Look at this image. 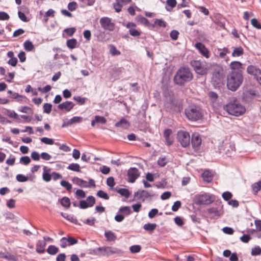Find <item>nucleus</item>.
I'll return each instance as SVG.
<instances>
[{
	"mask_svg": "<svg viewBox=\"0 0 261 261\" xmlns=\"http://www.w3.org/2000/svg\"><path fill=\"white\" fill-rule=\"evenodd\" d=\"M55 11L51 9H49L44 15V20L46 22L49 17H54L55 16Z\"/></svg>",
	"mask_w": 261,
	"mask_h": 261,
	"instance_id": "obj_42",
	"label": "nucleus"
},
{
	"mask_svg": "<svg viewBox=\"0 0 261 261\" xmlns=\"http://www.w3.org/2000/svg\"><path fill=\"white\" fill-rule=\"evenodd\" d=\"M219 57L222 59H225L226 55L229 53V50L227 47H223V48H219Z\"/></svg>",
	"mask_w": 261,
	"mask_h": 261,
	"instance_id": "obj_31",
	"label": "nucleus"
},
{
	"mask_svg": "<svg viewBox=\"0 0 261 261\" xmlns=\"http://www.w3.org/2000/svg\"><path fill=\"white\" fill-rule=\"evenodd\" d=\"M172 131L171 129H166L164 132V136L166 140V144L169 146L173 143V139L170 137Z\"/></svg>",
	"mask_w": 261,
	"mask_h": 261,
	"instance_id": "obj_19",
	"label": "nucleus"
},
{
	"mask_svg": "<svg viewBox=\"0 0 261 261\" xmlns=\"http://www.w3.org/2000/svg\"><path fill=\"white\" fill-rule=\"evenodd\" d=\"M244 54L243 48L241 46L235 48L232 53L231 56L233 57H240Z\"/></svg>",
	"mask_w": 261,
	"mask_h": 261,
	"instance_id": "obj_29",
	"label": "nucleus"
},
{
	"mask_svg": "<svg viewBox=\"0 0 261 261\" xmlns=\"http://www.w3.org/2000/svg\"><path fill=\"white\" fill-rule=\"evenodd\" d=\"M178 35L179 32L177 30H172L170 33V36L173 40H176Z\"/></svg>",
	"mask_w": 261,
	"mask_h": 261,
	"instance_id": "obj_57",
	"label": "nucleus"
},
{
	"mask_svg": "<svg viewBox=\"0 0 261 261\" xmlns=\"http://www.w3.org/2000/svg\"><path fill=\"white\" fill-rule=\"evenodd\" d=\"M97 250L99 251V254L102 255L109 256L112 254L122 255L123 254V251L122 250L113 247H99Z\"/></svg>",
	"mask_w": 261,
	"mask_h": 261,
	"instance_id": "obj_7",
	"label": "nucleus"
},
{
	"mask_svg": "<svg viewBox=\"0 0 261 261\" xmlns=\"http://www.w3.org/2000/svg\"><path fill=\"white\" fill-rule=\"evenodd\" d=\"M99 23L101 27L105 30L113 31L115 30V24L112 22L111 18L103 17L100 19Z\"/></svg>",
	"mask_w": 261,
	"mask_h": 261,
	"instance_id": "obj_9",
	"label": "nucleus"
},
{
	"mask_svg": "<svg viewBox=\"0 0 261 261\" xmlns=\"http://www.w3.org/2000/svg\"><path fill=\"white\" fill-rule=\"evenodd\" d=\"M117 192L126 198H128L130 196V192L127 189L120 188L117 191Z\"/></svg>",
	"mask_w": 261,
	"mask_h": 261,
	"instance_id": "obj_35",
	"label": "nucleus"
},
{
	"mask_svg": "<svg viewBox=\"0 0 261 261\" xmlns=\"http://www.w3.org/2000/svg\"><path fill=\"white\" fill-rule=\"evenodd\" d=\"M52 105L49 103H45L43 105V112L49 114L51 111Z\"/></svg>",
	"mask_w": 261,
	"mask_h": 261,
	"instance_id": "obj_51",
	"label": "nucleus"
},
{
	"mask_svg": "<svg viewBox=\"0 0 261 261\" xmlns=\"http://www.w3.org/2000/svg\"><path fill=\"white\" fill-rule=\"evenodd\" d=\"M207 212L208 214L213 215L214 216H219V211L218 208L216 207H210L207 209Z\"/></svg>",
	"mask_w": 261,
	"mask_h": 261,
	"instance_id": "obj_55",
	"label": "nucleus"
},
{
	"mask_svg": "<svg viewBox=\"0 0 261 261\" xmlns=\"http://www.w3.org/2000/svg\"><path fill=\"white\" fill-rule=\"evenodd\" d=\"M67 168L69 170L79 172L80 171V166L77 163H71L68 165Z\"/></svg>",
	"mask_w": 261,
	"mask_h": 261,
	"instance_id": "obj_34",
	"label": "nucleus"
},
{
	"mask_svg": "<svg viewBox=\"0 0 261 261\" xmlns=\"http://www.w3.org/2000/svg\"><path fill=\"white\" fill-rule=\"evenodd\" d=\"M139 175V171L137 168H132L129 169L127 172L128 181L132 183L134 182Z\"/></svg>",
	"mask_w": 261,
	"mask_h": 261,
	"instance_id": "obj_13",
	"label": "nucleus"
},
{
	"mask_svg": "<svg viewBox=\"0 0 261 261\" xmlns=\"http://www.w3.org/2000/svg\"><path fill=\"white\" fill-rule=\"evenodd\" d=\"M31 162V159L28 156H22L20 159V163L24 165H27Z\"/></svg>",
	"mask_w": 261,
	"mask_h": 261,
	"instance_id": "obj_47",
	"label": "nucleus"
},
{
	"mask_svg": "<svg viewBox=\"0 0 261 261\" xmlns=\"http://www.w3.org/2000/svg\"><path fill=\"white\" fill-rule=\"evenodd\" d=\"M40 141L41 142L44 143L47 145H53L54 144V141L53 139L48 138L47 137H43L40 138Z\"/></svg>",
	"mask_w": 261,
	"mask_h": 261,
	"instance_id": "obj_43",
	"label": "nucleus"
},
{
	"mask_svg": "<svg viewBox=\"0 0 261 261\" xmlns=\"http://www.w3.org/2000/svg\"><path fill=\"white\" fill-rule=\"evenodd\" d=\"M158 210L157 208H152L148 213V217L150 219L153 218L155 215L158 213Z\"/></svg>",
	"mask_w": 261,
	"mask_h": 261,
	"instance_id": "obj_64",
	"label": "nucleus"
},
{
	"mask_svg": "<svg viewBox=\"0 0 261 261\" xmlns=\"http://www.w3.org/2000/svg\"><path fill=\"white\" fill-rule=\"evenodd\" d=\"M110 51L112 55H120V51L117 49L116 47L113 45H110Z\"/></svg>",
	"mask_w": 261,
	"mask_h": 261,
	"instance_id": "obj_53",
	"label": "nucleus"
},
{
	"mask_svg": "<svg viewBox=\"0 0 261 261\" xmlns=\"http://www.w3.org/2000/svg\"><path fill=\"white\" fill-rule=\"evenodd\" d=\"M130 125L129 122L125 119L122 118L119 121L115 124V126L122 128H127Z\"/></svg>",
	"mask_w": 261,
	"mask_h": 261,
	"instance_id": "obj_23",
	"label": "nucleus"
},
{
	"mask_svg": "<svg viewBox=\"0 0 261 261\" xmlns=\"http://www.w3.org/2000/svg\"><path fill=\"white\" fill-rule=\"evenodd\" d=\"M201 142L202 140L199 134H194L192 135L191 144L194 150H197L199 149Z\"/></svg>",
	"mask_w": 261,
	"mask_h": 261,
	"instance_id": "obj_12",
	"label": "nucleus"
},
{
	"mask_svg": "<svg viewBox=\"0 0 261 261\" xmlns=\"http://www.w3.org/2000/svg\"><path fill=\"white\" fill-rule=\"evenodd\" d=\"M167 23L162 19H155L154 23L152 24L153 28H166Z\"/></svg>",
	"mask_w": 261,
	"mask_h": 261,
	"instance_id": "obj_24",
	"label": "nucleus"
},
{
	"mask_svg": "<svg viewBox=\"0 0 261 261\" xmlns=\"http://www.w3.org/2000/svg\"><path fill=\"white\" fill-rule=\"evenodd\" d=\"M72 181L74 184L82 187L87 188L89 187L86 181L77 177H74L72 179Z\"/></svg>",
	"mask_w": 261,
	"mask_h": 261,
	"instance_id": "obj_22",
	"label": "nucleus"
},
{
	"mask_svg": "<svg viewBox=\"0 0 261 261\" xmlns=\"http://www.w3.org/2000/svg\"><path fill=\"white\" fill-rule=\"evenodd\" d=\"M222 197L223 199L225 201H229L230 199L232 197V194L228 191L224 192L222 195Z\"/></svg>",
	"mask_w": 261,
	"mask_h": 261,
	"instance_id": "obj_46",
	"label": "nucleus"
},
{
	"mask_svg": "<svg viewBox=\"0 0 261 261\" xmlns=\"http://www.w3.org/2000/svg\"><path fill=\"white\" fill-rule=\"evenodd\" d=\"M241 71H231L227 75V86L232 91H236L243 82Z\"/></svg>",
	"mask_w": 261,
	"mask_h": 261,
	"instance_id": "obj_2",
	"label": "nucleus"
},
{
	"mask_svg": "<svg viewBox=\"0 0 261 261\" xmlns=\"http://www.w3.org/2000/svg\"><path fill=\"white\" fill-rule=\"evenodd\" d=\"M177 139L181 146L186 147L190 145V136L189 133L180 130L177 133Z\"/></svg>",
	"mask_w": 261,
	"mask_h": 261,
	"instance_id": "obj_8",
	"label": "nucleus"
},
{
	"mask_svg": "<svg viewBox=\"0 0 261 261\" xmlns=\"http://www.w3.org/2000/svg\"><path fill=\"white\" fill-rule=\"evenodd\" d=\"M242 64L239 61H232L230 64V68L232 71H241Z\"/></svg>",
	"mask_w": 261,
	"mask_h": 261,
	"instance_id": "obj_28",
	"label": "nucleus"
},
{
	"mask_svg": "<svg viewBox=\"0 0 261 261\" xmlns=\"http://www.w3.org/2000/svg\"><path fill=\"white\" fill-rule=\"evenodd\" d=\"M156 227L155 223H146L144 225L143 228L146 231H153Z\"/></svg>",
	"mask_w": 261,
	"mask_h": 261,
	"instance_id": "obj_33",
	"label": "nucleus"
},
{
	"mask_svg": "<svg viewBox=\"0 0 261 261\" xmlns=\"http://www.w3.org/2000/svg\"><path fill=\"white\" fill-rule=\"evenodd\" d=\"M95 203V199L93 196H89L86 200H81L79 206L82 209L92 207Z\"/></svg>",
	"mask_w": 261,
	"mask_h": 261,
	"instance_id": "obj_11",
	"label": "nucleus"
},
{
	"mask_svg": "<svg viewBox=\"0 0 261 261\" xmlns=\"http://www.w3.org/2000/svg\"><path fill=\"white\" fill-rule=\"evenodd\" d=\"M59 251V249L55 245H49L46 249V252L50 255H55Z\"/></svg>",
	"mask_w": 261,
	"mask_h": 261,
	"instance_id": "obj_30",
	"label": "nucleus"
},
{
	"mask_svg": "<svg viewBox=\"0 0 261 261\" xmlns=\"http://www.w3.org/2000/svg\"><path fill=\"white\" fill-rule=\"evenodd\" d=\"M24 49L28 51H32L34 48V45L32 42L29 40L25 41L23 43Z\"/></svg>",
	"mask_w": 261,
	"mask_h": 261,
	"instance_id": "obj_38",
	"label": "nucleus"
},
{
	"mask_svg": "<svg viewBox=\"0 0 261 261\" xmlns=\"http://www.w3.org/2000/svg\"><path fill=\"white\" fill-rule=\"evenodd\" d=\"M224 109L230 115L236 116H241L246 112L245 108L237 100L230 101L224 106Z\"/></svg>",
	"mask_w": 261,
	"mask_h": 261,
	"instance_id": "obj_3",
	"label": "nucleus"
},
{
	"mask_svg": "<svg viewBox=\"0 0 261 261\" xmlns=\"http://www.w3.org/2000/svg\"><path fill=\"white\" fill-rule=\"evenodd\" d=\"M141 247L140 245H133L129 247V250L132 253H138L140 251Z\"/></svg>",
	"mask_w": 261,
	"mask_h": 261,
	"instance_id": "obj_45",
	"label": "nucleus"
},
{
	"mask_svg": "<svg viewBox=\"0 0 261 261\" xmlns=\"http://www.w3.org/2000/svg\"><path fill=\"white\" fill-rule=\"evenodd\" d=\"M16 178L17 181L19 182H25L28 180V178L27 177L23 174H18L16 175Z\"/></svg>",
	"mask_w": 261,
	"mask_h": 261,
	"instance_id": "obj_61",
	"label": "nucleus"
},
{
	"mask_svg": "<svg viewBox=\"0 0 261 261\" xmlns=\"http://www.w3.org/2000/svg\"><path fill=\"white\" fill-rule=\"evenodd\" d=\"M215 196L207 193H203L196 195L194 196V201L198 205H208L212 204L215 201Z\"/></svg>",
	"mask_w": 261,
	"mask_h": 261,
	"instance_id": "obj_5",
	"label": "nucleus"
},
{
	"mask_svg": "<svg viewBox=\"0 0 261 261\" xmlns=\"http://www.w3.org/2000/svg\"><path fill=\"white\" fill-rule=\"evenodd\" d=\"M251 254L252 256L258 255L261 254V248L259 246H256L253 248Z\"/></svg>",
	"mask_w": 261,
	"mask_h": 261,
	"instance_id": "obj_41",
	"label": "nucleus"
},
{
	"mask_svg": "<svg viewBox=\"0 0 261 261\" xmlns=\"http://www.w3.org/2000/svg\"><path fill=\"white\" fill-rule=\"evenodd\" d=\"M195 46L204 57L206 58H209V51L204 44L200 42H198L195 44Z\"/></svg>",
	"mask_w": 261,
	"mask_h": 261,
	"instance_id": "obj_16",
	"label": "nucleus"
},
{
	"mask_svg": "<svg viewBox=\"0 0 261 261\" xmlns=\"http://www.w3.org/2000/svg\"><path fill=\"white\" fill-rule=\"evenodd\" d=\"M68 10L70 11L75 10L77 8V4L75 2H70L67 6Z\"/></svg>",
	"mask_w": 261,
	"mask_h": 261,
	"instance_id": "obj_49",
	"label": "nucleus"
},
{
	"mask_svg": "<svg viewBox=\"0 0 261 261\" xmlns=\"http://www.w3.org/2000/svg\"><path fill=\"white\" fill-rule=\"evenodd\" d=\"M97 196L99 198H102L105 200H108L109 196L107 193L102 190H99L96 194Z\"/></svg>",
	"mask_w": 261,
	"mask_h": 261,
	"instance_id": "obj_40",
	"label": "nucleus"
},
{
	"mask_svg": "<svg viewBox=\"0 0 261 261\" xmlns=\"http://www.w3.org/2000/svg\"><path fill=\"white\" fill-rule=\"evenodd\" d=\"M179 107V103L174 97H170V100L165 103V107L168 111H175L176 109Z\"/></svg>",
	"mask_w": 261,
	"mask_h": 261,
	"instance_id": "obj_14",
	"label": "nucleus"
},
{
	"mask_svg": "<svg viewBox=\"0 0 261 261\" xmlns=\"http://www.w3.org/2000/svg\"><path fill=\"white\" fill-rule=\"evenodd\" d=\"M61 185L65 188L67 190L69 191L72 189V185L68 181L62 180L60 182Z\"/></svg>",
	"mask_w": 261,
	"mask_h": 261,
	"instance_id": "obj_48",
	"label": "nucleus"
},
{
	"mask_svg": "<svg viewBox=\"0 0 261 261\" xmlns=\"http://www.w3.org/2000/svg\"><path fill=\"white\" fill-rule=\"evenodd\" d=\"M251 189L254 195H257L259 191L261 190V181L253 183L251 185Z\"/></svg>",
	"mask_w": 261,
	"mask_h": 261,
	"instance_id": "obj_25",
	"label": "nucleus"
},
{
	"mask_svg": "<svg viewBox=\"0 0 261 261\" xmlns=\"http://www.w3.org/2000/svg\"><path fill=\"white\" fill-rule=\"evenodd\" d=\"M60 202L61 204L65 208L69 207L71 204L70 199L66 197H64L62 198H61Z\"/></svg>",
	"mask_w": 261,
	"mask_h": 261,
	"instance_id": "obj_32",
	"label": "nucleus"
},
{
	"mask_svg": "<svg viewBox=\"0 0 261 261\" xmlns=\"http://www.w3.org/2000/svg\"><path fill=\"white\" fill-rule=\"evenodd\" d=\"M202 177L205 181H209L211 180V173L208 171H205L202 173Z\"/></svg>",
	"mask_w": 261,
	"mask_h": 261,
	"instance_id": "obj_60",
	"label": "nucleus"
},
{
	"mask_svg": "<svg viewBox=\"0 0 261 261\" xmlns=\"http://www.w3.org/2000/svg\"><path fill=\"white\" fill-rule=\"evenodd\" d=\"M107 185L112 188L115 185V182L114 181V178L113 177H109L107 179Z\"/></svg>",
	"mask_w": 261,
	"mask_h": 261,
	"instance_id": "obj_63",
	"label": "nucleus"
},
{
	"mask_svg": "<svg viewBox=\"0 0 261 261\" xmlns=\"http://www.w3.org/2000/svg\"><path fill=\"white\" fill-rule=\"evenodd\" d=\"M50 169L47 168L46 167H43L42 178L46 182H48L51 180V174L50 173Z\"/></svg>",
	"mask_w": 261,
	"mask_h": 261,
	"instance_id": "obj_21",
	"label": "nucleus"
},
{
	"mask_svg": "<svg viewBox=\"0 0 261 261\" xmlns=\"http://www.w3.org/2000/svg\"><path fill=\"white\" fill-rule=\"evenodd\" d=\"M223 74L221 71H215L213 74L212 82L215 86H219L223 80Z\"/></svg>",
	"mask_w": 261,
	"mask_h": 261,
	"instance_id": "obj_15",
	"label": "nucleus"
},
{
	"mask_svg": "<svg viewBox=\"0 0 261 261\" xmlns=\"http://www.w3.org/2000/svg\"><path fill=\"white\" fill-rule=\"evenodd\" d=\"M7 115L10 118H12L16 120L19 119V116L14 111H8Z\"/></svg>",
	"mask_w": 261,
	"mask_h": 261,
	"instance_id": "obj_54",
	"label": "nucleus"
},
{
	"mask_svg": "<svg viewBox=\"0 0 261 261\" xmlns=\"http://www.w3.org/2000/svg\"><path fill=\"white\" fill-rule=\"evenodd\" d=\"M66 45L71 49L76 48L77 46V40L75 38L67 40L66 41Z\"/></svg>",
	"mask_w": 261,
	"mask_h": 261,
	"instance_id": "obj_26",
	"label": "nucleus"
},
{
	"mask_svg": "<svg viewBox=\"0 0 261 261\" xmlns=\"http://www.w3.org/2000/svg\"><path fill=\"white\" fill-rule=\"evenodd\" d=\"M73 99L80 105H84L86 100V98L82 97L80 96H75L73 97Z\"/></svg>",
	"mask_w": 261,
	"mask_h": 261,
	"instance_id": "obj_52",
	"label": "nucleus"
},
{
	"mask_svg": "<svg viewBox=\"0 0 261 261\" xmlns=\"http://www.w3.org/2000/svg\"><path fill=\"white\" fill-rule=\"evenodd\" d=\"M105 236L108 241H114L117 239V236L115 233L110 230L106 231Z\"/></svg>",
	"mask_w": 261,
	"mask_h": 261,
	"instance_id": "obj_27",
	"label": "nucleus"
},
{
	"mask_svg": "<svg viewBox=\"0 0 261 261\" xmlns=\"http://www.w3.org/2000/svg\"><path fill=\"white\" fill-rule=\"evenodd\" d=\"M119 212L121 213H123L126 215H128L131 213V210L129 206H124L120 207Z\"/></svg>",
	"mask_w": 261,
	"mask_h": 261,
	"instance_id": "obj_44",
	"label": "nucleus"
},
{
	"mask_svg": "<svg viewBox=\"0 0 261 261\" xmlns=\"http://www.w3.org/2000/svg\"><path fill=\"white\" fill-rule=\"evenodd\" d=\"M74 105L72 101H66L60 103L58 106V108L61 110H65L67 111H70L74 107Z\"/></svg>",
	"mask_w": 261,
	"mask_h": 261,
	"instance_id": "obj_18",
	"label": "nucleus"
},
{
	"mask_svg": "<svg viewBox=\"0 0 261 261\" xmlns=\"http://www.w3.org/2000/svg\"><path fill=\"white\" fill-rule=\"evenodd\" d=\"M75 195L77 198H84L86 194L83 190L77 189L75 192Z\"/></svg>",
	"mask_w": 261,
	"mask_h": 261,
	"instance_id": "obj_59",
	"label": "nucleus"
},
{
	"mask_svg": "<svg viewBox=\"0 0 261 261\" xmlns=\"http://www.w3.org/2000/svg\"><path fill=\"white\" fill-rule=\"evenodd\" d=\"M139 194L140 197L141 198H151L152 195L149 193L148 191H145V190H142L140 192H138L137 193H135V195L136 194Z\"/></svg>",
	"mask_w": 261,
	"mask_h": 261,
	"instance_id": "obj_36",
	"label": "nucleus"
},
{
	"mask_svg": "<svg viewBox=\"0 0 261 261\" xmlns=\"http://www.w3.org/2000/svg\"><path fill=\"white\" fill-rule=\"evenodd\" d=\"M190 65L195 72L199 75H204L207 73L208 68L205 62L200 60H192L190 62Z\"/></svg>",
	"mask_w": 261,
	"mask_h": 261,
	"instance_id": "obj_6",
	"label": "nucleus"
},
{
	"mask_svg": "<svg viewBox=\"0 0 261 261\" xmlns=\"http://www.w3.org/2000/svg\"><path fill=\"white\" fill-rule=\"evenodd\" d=\"M46 242L45 241L39 240L36 244V251L39 253H42L45 251L46 246Z\"/></svg>",
	"mask_w": 261,
	"mask_h": 261,
	"instance_id": "obj_20",
	"label": "nucleus"
},
{
	"mask_svg": "<svg viewBox=\"0 0 261 261\" xmlns=\"http://www.w3.org/2000/svg\"><path fill=\"white\" fill-rule=\"evenodd\" d=\"M168 163V160L165 156L159 158L158 160V165L160 167H164Z\"/></svg>",
	"mask_w": 261,
	"mask_h": 261,
	"instance_id": "obj_39",
	"label": "nucleus"
},
{
	"mask_svg": "<svg viewBox=\"0 0 261 261\" xmlns=\"http://www.w3.org/2000/svg\"><path fill=\"white\" fill-rule=\"evenodd\" d=\"M64 32H65L69 36H72L76 31V29L75 28H69L65 29L64 30Z\"/></svg>",
	"mask_w": 261,
	"mask_h": 261,
	"instance_id": "obj_56",
	"label": "nucleus"
},
{
	"mask_svg": "<svg viewBox=\"0 0 261 261\" xmlns=\"http://www.w3.org/2000/svg\"><path fill=\"white\" fill-rule=\"evenodd\" d=\"M137 20L139 22L146 26L148 27L151 25L149 20L141 15L138 16L137 17Z\"/></svg>",
	"mask_w": 261,
	"mask_h": 261,
	"instance_id": "obj_37",
	"label": "nucleus"
},
{
	"mask_svg": "<svg viewBox=\"0 0 261 261\" xmlns=\"http://www.w3.org/2000/svg\"><path fill=\"white\" fill-rule=\"evenodd\" d=\"M187 117L191 121H197L202 117V113L200 107L196 105L190 106L185 109Z\"/></svg>",
	"mask_w": 261,
	"mask_h": 261,
	"instance_id": "obj_4",
	"label": "nucleus"
},
{
	"mask_svg": "<svg viewBox=\"0 0 261 261\" xmlns=\"http://www.w3.org/2000/svg\"><path fill=\"white\" fill-rule=\"evenodd\" d=\"M95 121H96L97 123H99L101 124H105L106 123V118L103 116H95Z\"/></svg>",
	"mask_w": 261,
	"mask_h": 261,
	"instance_id": "obj_58",
	"label": "nucleus"
},
{
	"mask_svg": "<svg viewBox=\"0 0 261 261\" xmlns=\"http://www.w3.org/2000/svg\"><path fill=\"white\" fill-rule=\"evenodd\" d=\"M82 118L79 116H74L69 120L68 123V124H71L75 123H79L81 122Z\"/></svg>",
	"mask_w": 261,
	"mask_h": 261,
	"instance_id": "obj_50",
	"label": "nucleus"
},
{
	"mask_svg": "<svg viewBox=\"0 0 261 261\" xmlns=\"http://www.w3.org/2000/svg\"><path fill=\"white\" fill-rule=\"evenodd\" d=\"M247 72L249 74L253 76L256 81L261 76V69L257 66L250 65L247 68Z\"/></svg>",
	"mask_w": 261,
	"mask_h": 261,
	"instance_id": "obj_10",
	"label": "nucleus"
},
{
	"mask_svg": "<svg viewBox=\"0 0 261 261\" xmlns=\"http://www.w3.org/2000/svg\"><path fill=\"white\" fill-rule=\"evenodd\" d=\"M193 74L191 69L187 66L180 67L174 75V83L179 86H184L193 79Z\"/></svg>",
	"mask_w": 261,
	"mask_h": 261,
	"instance_id": "obj_1",
	"label": "nucleus"
},
{
	"mask_svg": "<svg viewBox=\"0 0 261 261\" xmlns=\"http://www.w3.org/2000/svg\"><path fill=\"white\" fill-rule=\"evenodd\" d=\"M66 219L73 223H77V220L76 218L72 215H66Z\"/></svg>",
	"mask_w": 261,
	"mask_h": 261,
	"instance_id": "obj_62",
	"label": "nucleus"
},
{
	"mask_svg": "<svg viewBox=\"0 0 261 261\" xmlns=\"http://www.w3.org/2000/svg\"><path fill=\"white\" fill-rule=\"evenodd\" d=\"M136 24L133 22H128L126 27L129 29V34L134 37H137L140 35L141 32L136 29Z\"/></svg>",
	"mask_w": 261,
	"mask_h": 261,
	"instance_id": "obj_17",
	"label": "nucleus"
}]
</instances>
